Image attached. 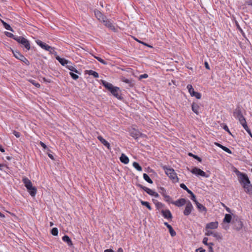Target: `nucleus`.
<instances>
[{
  "label": "nucleus",
  "instance_id": "nucleus-56",
  "mask_svg": "<svg viewBox=\"0 0 252 252\" xmlns=\"http://www.w3.org/2000/svg\"><path fill=\"white\" fill-rule=\"evenodd\" d=\"M12 133L17 138H19L21 136V133L16 130H13Z\"/></svg>",
  "mask_w": 252,
  "mask_h": 252
},
{
  "label": "nucleus",
  "instance_id": "nucleus-41",
  "mask_svg": "<svg viewBox=\"0 0 252 252\" xmlns=\"http://www.w3.org/2000/svg\"><path fill=\"white\" fill-rule=\"evenodd\" d=\"M51 233L53 236H56L58 235V229L56 227L53 228L51 230Z\"/></svg>",
  "mask_w": 252,
  "mask_h": 252
},
{
  "label": "nucleus",
  "instance_id": "nucleus-54",
  "mask_svg": "<svg viewBox=\"0 0 252 252\" xmlns=\"http://www.w3.org/2000/svg\"><path fill=\"white\" fill-rule=\"evenodd\" d=\"M245 5L252 7V0H246L245 1Z\"/></svg>",
  "mask_w": 252,
  "mask_h": 252
},
{
  "label": "nucleus",
  "instance_id": "nucleus-1",
  "mask_svg": "<svg viewBox=\"0 0 252 252\" xmlns=\"http://www.w3.org/2000/svg\"><path fill=\"white\" fill-rule=\"evenodd\" d=\"M234 172L237 176L239 182L244 189L246 193L252 195V184L247 174L239 171L237 169H236Z\"/></svg>",
  "mask_w": 252,
  "mask_h": 252
},
{
  "label": "nucleus",
  "instance_id": "nucleus-46",
  "mask_svg": "<svg viewBox=\"0 0 252 252\" xmlns=\"http://www.w3.org/2000/svg\"><path fill=\"white\" fill-rule=\"evenodd\" d=\"M157 205H156L157 209L159 210L161 208L164 207V204L162 203L161 202H157Z\"/></svg>",
  "mask_w": 252,
  "mask_h": 252
},
{
  "label": "nucleus",
  "instance_id": "nucleus-21",
  "mask_svg": "<svg viewBox=\"0 0 252 252\" xmlns=\"http://www.w3.org/2000/svg\"><path fill=\"white\" fill-rule=\"evenodd\" d=\"M195 204L196 207H197V209L198 210L199 212H204L205 213L207 212V208L204 205H203L202 204L199 203L198 202H196Z\"/></svg>",
  "mask_w": 252,
  "mask_h": 252
},
{
  "label": "nucleus",
  "instance_id": "nucleus-31",
  "mask_svg": "<svg viewBox=\"0 0 252 252\" xmlns=\"http://www.w3.org/2000/svg\"><path fill=\"white\" fill-rule=\"evenodd\" d=\"M243 128L247 131V132L248 133V134L250 135V136L252 138V133L251 132V129L249 128L247 122H245L244 123H242L241 124Z\"/></svg>",
  "mask_w": 252,
  "mask_h": 252
},
{
  "label": "nucleus",
  "instance_id": "nucleus-26",
  "mask_svg": "<svg viewBox=\"0 0 252 252\" xmlns=\"http://www.w3.org/2000/svg\"><path fill=\"white\" fill-rule=\"evenodd\" d=\"M62 240L63 241L66 243L69 246L71 247L73 246L72 241L68 236L66 235H64L62 237Z\"/></svg>",
  "mask_w": 252,
  "mask_h": 252
},
{
  "label": "nucleus",
  "instance_id": "nucleus-22",
  "mask_svg": "<svg viewBox=\"0 0 252 252\" xmlns=\"http://www.w3.org/2000/svg\"><path fill=\"white\" fill-rule=\"evenodd\" d=\"M200 109L199 106L198 104L193 102L191 104V110L196 115L199 114V109Z\"/></svg>",
  "mask_w": 252,
  "mask_h": 252
},
{
  "label": "nucleus",
  "instance_id": "nucleus-49",
  "mask_svg": "<svg viewBox=\"0 0 252 252\" xmlns=\"http://www.w3.org/2000/svg\"><path fill=\"white\" fill-rule=\"evenodd\" d=\"M191 96H194L197 99H199L201 97V94L200 93L195 92Z\"/></svg>",
  "mask_w": 252,
  "mask_h": 252
},
{
  "label": "nucleus",
  "instance_id": "nucleus-15",
  "mask_svg": "<svg viewBox=\"0 0 252 252\" xmlns=\"http://www.w3.org/2000/svg\"><path fill=\"white\" fill-rule=\"evenodd\" d=\"M187 202V201L185 198H180L175 201H172L171 203L174 204L178 207H181L184 205L185 204H186Z\"/></svg>",
  "mask_w": 252,
  "mask_h": 252
},
{
  "label": "nucleus",
  "instance_id": "nucleus-62",
  "mask_svg": "<svg viewBox=\"0 0 252 252\" xmlns=\"http://www.w3.org/2000/svg\"><path fill=\"white\" fill-rule=\"evenodd\" d=\"M222 206L225 208V210L228 213H231V210L229 207L225 206L224 204H222Z\"/></svg>",
  "mask_w": 252,
  "mask_h": 252
},
{
  "label": "nucleus",
  "instance_id": "nucleus-45",
  "mask_svg": "<svg viewBox=\"0 0 252 252\" xmlns=\"http://www.w3.org/2000/svg\"><path fill=\"white\" fill-rule=\"evenodd\" d=\"M94 58L98 61L100 63H102L103 64H107V62L106 61H105V60H104L103 59H101L100 57H94Z\"/></svg>",
  "mask_w": 252,
  "mask_h": 252
},
{
  "label": "nucleus",
  "instance_id": "nucleus-64",
  "mask_svg": "<svg viewBox=\"0 0 252 252\" xmlns=\"http://www.w3.org/2000/svg\"><path fill=\"white\" fill-rule=\"evenodd\" d=\"M196 252H205V250L203 249L202 248H199L196 250Z\"/></svg>",
  "mask_w": 252,
  "mask_h": 252
},
{
  "label": "nucleus",
  "instance_id": "nucleus-27",
  "mask_svg": "<svg viewBox=\"0 0 252 252\" xmlns=\"http://www.w3.org/2000/svg\"><path fill=\"white\" fill-rule=\"evenodd\" d=\"M0 22L2 24L3 27L7 30L14 32L13 29L11 27L9 24L4 22L3 20L0 19Z\"/></svg>",
  "mask_w": 252,
  "mask_h": 252
},
{
  "label": "nucleus",
  "instance_id": "nucleus-29",
  "mask_svg": "<svg viewBox=\"0 0 252 252\" xmlns=\"http://www.w3.org/2000/svg\"><path fill=\"white\" fill-rule=\"evenodd\" d=\"M121 80L122 81H123V82L128 84L129 85V86L130 87H132L133 86V83L132 82V79H128L125 78L124 76H122L121 78Z\"/></svg>",
  "mask_w": 252,
  "mask_h": 252
},
{
  "label": "nucleus",
  "instance_id": "nucleus-11",
  "mask_svg": "<svg viewBox=\"0 0 252 252\" xmlns=\"http://www.w3.org/2000/svg\"><path fill=\"white\" fill-rule=\"evenodd\" d=\"M128 131L129 133V135L135 140L139 138V131L133 126L128 128Z\"/></svg>",
  "mask_w": 252,
  "mask_h": 252
},
{
  "label": "nucleus",
  "instance_id": "nucleus-18",
  "mask_svg": "<svg viewBox=\"0 0 252 252\" xmlns=\"http://www.w3.org/2000/svg\"><path fill=\"white\" fill-rule=\"evenodd\" d=\"M136 186L144 190L145 192H146L148 194L150 195H152V194L154 193V191L152 190V189H149L146 187H145L141 185L139 183H136Z\"/></svg>",
  "mask_w": 252,
  "mask_h": 252
},
{
  "label": "nucleus",
  "instance_id": "nucleus-12",
  "mask_svg": "<svg viewBox=\"0 0 252 252\" xmlns=\"http://www.w3.org/2000/svg\"><path fill=\"white\" fill-rule=\"evenodd\" d=\"M94 12L95 17L100 22H102L106 18V16H105L100 11L97 9H94Z\"/></svg>",
  "mask_w": 252,
  "mask_h": 252
},
{
  "label": "nucleus",
  "instance_id": "nucleus-59",
  "mask_svg": "<svg viewBox=\"0 0 252 252\" xmlns=\"http://www.w3.org/2000/svg\"><path fill=\"white\" fill-rule=\"evenodd\" d=\"M148 77V75L147 74L144 73L143 74H141L139 76V79H141L143 78H147Z\"/></svg>",
  "mask_w": 252,
  "mask_h": 252
},
{
  "label": "nucleus",
  "instance_id": "nucleus-17",
  "mask_svg": "<svg viewBox=\"0 0 252 252\" xmlns=\"http://www.w3.org/2000/svg\"><path fill=\"white\" fill-rule=\"evenodd\" d=\"M56 59L63 65H66L67 64H71V63L63 58H61L59 56H56Z\"/></svg>",
  "mask_w": 252,
  "mask_h": 252
},
{
  "label": "nucleus",
  "instance_id": "nucleus-44",
  "mask_svg": "<svg viewBox=\"0 0 252 252\" xmlns=\"http://www.w3.org/2000/svg\"><path fill=\"white\" fill-rule=\"evenodd\" d=\"M163 197L164 198V200L166 202H167L168 203H171V202L172 201H171L172 198H171V197L169 195H168L167 194H166L164 196H163Z\"/></svg>",
  "mask_w": 252,
  "mask_h": 252
},
{
  "label": "nucleus",
  "instance_id": "nucleus-9",
  "mask_svg": "<svg viewBox=\"0 0 252 252\" xmlns=\"http://www.w3.org/2000/svg\"><path fill=\"white\" fill-rule=\"evenodd\" d=\"M190 171L192 174L197 176H201L206 178L209 177V175H207L204 171L196 167H193Z\"/></svg>",
  "mask_w": 252,
  "mask_h": 252
},
{
  "label": "nucleus",
  "instance_id": "nucleus-2",
  "mask_svg": "<svg viewBox=\"0 0 252 252\" xmlns=\"http://www.w3.org/2000/svg\"><path fill=\"white\" fill-rule=\"evenodd\" d=\"M101 84L109 91L111 94L120 100H124V97L122 95L121 90L118 87L113 86L111 83H109L105 80H102Z\"/></svg>",
  "mask_w": 252,
  "mask_h": 252
},
{
  "label": "nucleus",
  "instance_id": "nucleus-63",
  "mask_svg": "<svg viewBox=\"0 0 252 252\" xmlns=\"http://www.w3.org/2000/svg\"><path fill=\"white\" fill-rule=\"evenodd\" d=\"M215 145H216L217 146H218V147L221 148V149L223 148V147H224V146H223L222 145L218 143V142H215Z\"/></svg>",
  "mask_w": 252,
  "mask_h": 252
},
{
  "label": "nucleus",
  "instance_id": "nucleus-4",
  "mask_svg": "<svg viewBox=\"0 0 252 252\" xmlns=\"http://www.w3.org/2000/svg\"><path fill=\"white\" fill-rule=\"evenodd\" d=\"M162 168L164 170L165 174L170 178L171 180H173L175 182H179V178L177 176L175 170L173 168L168 167L166 165L161 166Z\"/></svg>",
  "mask_w": 252,
  "mask_h": 252
},
{
  "label": "nucleus",
  "instance_id": "nucleus-47",
  "mask_svg": "<svg viewBox=\"0 0 252 252\" xmlns=\"http://www.w3.org/2000/svg\"><path fill=\"white\" fill-rule=\"evenodd\" d=\"M39 144L41 145V146L44 149V150H47L49 152H51V150H50L48 147L46 145V144L45 143H44L42 141H40L39 142Z\"/></svg>",
  "mask_w": 252,
  "mask_h": 252
},
{
  "label": "nucleus",
  "instance_id": "nucleus-3",
  "mask_svg": "<svg viewBox=\"0 0 252 252\" xmlns=\"http://www.w3.org/2000/svg\"><path fill=\"white\" fill-rule=\"evenodd\" d=\"M22 182L30 194L34 197L36 194V188L32 186V182L26 177H23Z\"/></svg>",
  "mask_w": 252,
  "mask_h": 252
},
{
  "label": "nucleus",
  "instance_id": "nucleus-16",
  "mask_svg": "<svg viewBox=\"0 0 252 252\" xmlns=\"http://www.w3.org/2000/svg\"><path fill=\"white\" fill-rule=\"evenodd\" d=\"M219 223L217 221L209 222L206 225L205 230L216 229Z\"/></svg>",
  "mask_w": 252,
  "mask_h": 252
},
{
  "label": "nucleus",
  "instance_id": "nucleus-5",
  "mask_svg": "<svg viewBox=\"0 0 252 252\" xmlns=\"http://www.w3.org/2000/svg\"><path fill=\"white\" fill-rule=\"evenodd\" d=\"M233 115L236 119L239 120L241 124L246 121L242 113V107L240 105H238L234 110Z\"/></svg>",
  "mask_w": 252,
  "mask_h": 252
},
{
  "label": "nucleus",
  "instance_id": "nucleus-32",
  "mask_svg": "<svg viewBox=\"0 0 252 252\" xmlns=\"http://www.w3.org/2000/svg\"><path fill=\"white\" fill-rule=\"evenodd\" d=\"M140 203L143 206L147 207L149 210H151L152 209L149 202L141 200Z\"/></svg>",
  "mask_w": 252,
  "mask_h": 252
},
{
  "label": "nucleus",
  "instance_id": "nucleus-14",
  "mask_svg": "<svg viewBox=\"0 0 252 252\" xmlns=\"http://www.w3.org/2000/svg\"><path fill=\"white\" fill-rule=\"evenodd\" d=\"M101 23H102L105 26H106L107 28H109V29H110L113 31H116L115 26L110 22V21L107 18V17Z\"/></svg>",
  "mask_w": 252,
  "mask_h": 252
},
{
  "label": "nucleus",
  "instance_id": "nucleus-13",
  "mask_svg": "<svg viewBox=\"0 0 252 252\" xmlns=\"http://www.w3.org/2000/svg\"><path fill=\"white\" fill-rule=\"evenodd\" d=\"M161 213L162 214V216L166 219H167L168 220H171L173 216L172 215L170 211L169 210L166 209V210H161Z\"/></svg>",
  "mask_w": 252,
  "mask_h": 252
},
{
  "label": "nucleus",
  "instance_id": "nucleus-25",
  "mask_svg": "<svg viewBox=\"0 0 252 252\" xmlns=\"http://www.w3.org/2000/svg\"><path fill=\"white\" fill-rule=\"evenodd\" d=\"M120 160L125 164H127L129 161L128 158L124 154H122L120 157Z\"/></svg>",
  "mask_w": 252,
  "mask_h": 252
},
{
  "label": "nucleus",
  "instance_id": "nucleus-10",
  "mask_svg": "<svg viewBox=\"0 0 252 252\" xmlns=\"http://www.w3.org/2000/svg\"><path fill=\"white\" fill-rule=\"evenodd\" d=\"M193 210V207L190 201L188 200L183 214L186 216L189 215Z\"/></svg>",
  "mask_w": 252,
  "mask_h": 252
},
{
  "label": "nucleus",
  "instance_id": "nucleus-6",
  "mask_svg": "<svg viewBox=\"0 0 252 252\" xmlns=\"http://www.w3.org/2000/svg\"><path fill=\"white\" fill-rule=\"evenodd\" d=\"M231 223L233 224V229L237 231H239L243 227V223L241 220L236 215H233Z\"/></svg>",
  "mask_w": 252,
  "mask_h": 252
},
{
  "label": "nucleus",
  "instance_id": "nucleus-37",
  "mask_svg": "<svg viewBox=\"0 0 252 252\" xmlns=\"http://www.w3.org/2000/svg\"><path fill=\"white\" fill-rule=\"evenodd\" d=\"M132 165L138 171H142V168L138 162L134 161L133 162Z\"/></svg>",
  "mask_w": 252,
  "mask_h": 252
},
{
  "label": "nucleus",
  "instance_id": "nucleus-38",
  "mask_svg": "<svg viewBox=\"0 0 252 252\" xmlns=\"http://www.w3.org/2000/svg\"><path fill=\"white\" fill-rule=\"evenodd\" d=\"M189 194L190 195V199L195 203L196 202H198L196 200V196L192 192L191 190H189L188 192Z\"/></svg>",
  "mask_w": 252,
  "mask_h": 252
},
{
  "label": "nucleus",
  "instance_id": "nucleus-39",
  "mask_svg": "<svg viewBox=\"0 0 252 252\" xmlns=\"http://www.w3.org/2000/svg\"><path fill=\"white\" fill-rule=\"evenodd\" d=\"M235 25L236 26L237 29L241 32V33L242 35H244L245 34V32H244V31H243L242 29L240 26L238 22L236 20L235 21Z\"/></svg>",
  "mask_w": 252,
  "mask_h": 252
},
{
  "label": "nucleus",
  "instance_id": "nucleus-36",
  "mask_svg": "<svg viewBox=\"0 0 252 252\" xmlns=\"http://www.w3.org/2000/svg\"><path fill=\"white\" fill-rule=\"evenodd\" d=\"M188 155L190 157H192L194 159H196L199 162H201L202 161V159H201V158L199 157L197 155L193 154L192 153H189Z\"/></svg>",
  "mask_w": 252,
  "mask_h": 252
},
{
  "label": "nucleus",
  "instance_id": "nucleus-19",
  "mask_svg": "<svg viewBox=\"0 0 252 252\" xmlns=\"http://www.w3.org/2000/svg\"><path fill=\"white\" fill-rule=\"evenodd\" d=\"M20 44L23 46L27 49V50H30L31 49L30 41L25 38L21 40V43Z\"/></svg>",
  "mask_w": 252,
  "mask_h": 252
},
{
  "label": "nucleus",
  "instance_id": "nucleus-57",
  "mask_svg": "<svg viewBox=\"0 0 252 252\" xmlns=\"http://www.w3.org/2000/svg\"><path fill=\"white\" fill-rule=\"evenodd\" d=\"M139 43H141V44H143V45H145L146 46H147V47H149L150 48H153V47L152 45H149V44H147V43H145V42H144L143 41H139Z\"/></svg>",
  "mask_w": 252,
  "mask_h": 252
},
{
  "label": "nucleus",
  "instance_id": "nucleus-7",
  "mask_svg": "<svg viewBox=\"0 0 252 252\" xmlns=\"http://www.w3.org/2000/svg\"><path fill=\"white\" fill-rule=\"evenodd\" d=\"M13 56L17 59L25 63L27 65H29L30 63L28 59L18 51H12Z\"/></svg>",
  "mask_w": 252,
  "mask_h": 252
},
{
  "label": "nucleus",
  "instance_id": "nucleus-34",
  "mask_svg": "<svg viewBox=\"0 0 252 252\" xmlns=\"http://www.w3.org/2000/svg\"><path fill=\"white\" fill-rule=\"evenodd\" d=\"M187 88L188 90L190 95L192 96V94L195 93V91L193 88L192 85L191 84H188L187 86Z\"/></svg>",
  "mask_w": 252,
  "mask_h": 252
},
{
  "label": "nucleus",
  "instance_id": "nucleus-33",
  "mask_svg": "<svg viewBox=\"0 0 252 252\" xmlns=\"http://www.w3.org/2000/svg\"><path fill=\"white\" fill-rule=\"evenodd\" d=\"M213 236L218 240H221L222 239V236L221 234L218 232H214Z\"/></svg>",
  "mask_w": 252,
  "mask_h": 252
},
{
  "label": "nucleus",
  "instance_id": "nucleus-48",
  "mask_svg": "<svg viewBox=\"0 0 252 252\" xmlns=\"http://www.w3.org/2000/svg\"><path fill=\"white\" fill-rule=\"evenodd\" d=\"M222 127L223 128V129L224 130L227 131L229 134L232 135L231 132L230 131V130H229V129L228 128V127L227 126L226 124H222Z\"/></svg>",
  "mask_w": 252,
  "mask_h": 252
},
{
  "label": "nucleus",
  "instance_id": "nucleus-52",
  "mask_svg": "<svg viewBox=\"0 0 252 252\" xmlns=\"http://www.w3.org/2000/svg\"><path fill=\"white\" fill-rule=\"evenodd\" d=\"M180 187L182 188L183 189H184V190H186L187 191V192H188V191H189V190H190V189H189L184 184V183H182L180 185Z\"/></svg>",
  "mask_w": 252,
  "mask_h": 252
},
{
  "label": "nucleus",
  "instance_id": "nucleus-50",
  "mask_svg": "<svg viewBox=\"0 0 252 252\" xmlns=\"http://www.w3.org/2000/svg\"><path fill=\"white\" fill-rule=\"evenodd\" d=\"M69 75H70L72 79L75 80H76L79 78L78 75L74 73L73 72H70Z\"/></svg>",
  "mask_w": 252,
  "mask_h": 252
},
{
  "label": "nucleus",
  "instance_id": "nucleus-28",
  "mask_svg": "<svg viewBox=\"0 0 252 252\" xmlns=\"http://www.w3.org/2000/svg\"><path fill=\"white\" fill-rule=\"evenodd\" d=\"M232 219V217L231 215L229 214H226L224 216V218L223 220V222L224 223H230L231 221V220Z\"/></svg>",
  "mask_w": 252,
  "mask_h": 252
},
{
  "label": "nucleus",
  "instance_id": "nucleus-42",
  "mask_svg": "<svg viewBox=\"0 0 252 252\" xmlns=\"http://www.w3.org/2000/svg\"><path fill=\"white\" fill-rule=\"evenodd\" d=\"M29 82L37 88H39L40 87V85L39 83L36 82V81L34 80L30 79L29 80Z\"/></svg>",
  "mask_w": 252,
  "mask_h": 252
},
{
  "label": "nucleus",
  "instance_id": "nucleus-40",
  "mask_svg": "<svg viewBox=\"0 0 252 252\" xmlns=\"http://www.w3.org/2000/svg\"><path fill=\"white\" fill-rule=\"evenodd\" d=\"M158 191L163 196L167 194L166 190L163 187H159L158 188Z\"/></svg>",
  "mask_w": 252,
  "mask_h": 252
},
{
  "label": "nucleus",
  "instance_id": "nucleus-24",
  "mask_svg": "<svg viewBox=\"0 0 252 252\" xmlns=\"http://www.w3.org/2000/svg\"><path fill=\"white\" fill-rule=\"evenodd\" d=\"M97 139L105 147H106L109 149H110V145L108 141H107L105 139H104L101 136H98L97 137Z\"/></svg>",
  "mask_w": 252,
  "mask_h": 252
},
{
  "label": "nucleus",
  "instance_id": "nucleus-23",
  "mask_svg": "<svg viewBox=\"0 0 252 252\" xmlns=\"http://www.w3.org/2000/svg\"><path fill=\"white\" fill-rule=\"evenodd\" d=\"M85 74H89V75H92L94 78H97L99 77L98 73L93 70H86L85 71Z\"/></svg>",
  "mask_w": 252,
  "mask_h": 252
},
{
  "label": "nucleus",
  "instance_id": "nucleus-51",
  "mask_svg": "<svg viewBox=\"0 0 252 252\" xmlns=\"http://www.w3.org/2000/svg\"><path fill=\"white\" fill-rule=\"evenodd\" d=\"M4 34L6 36L11 38L12 39H13L15 36V35L8 32H5Z\"/></svg>",
  "mask_w": 252,
  "mask_h": 252
},
{
  "label": "nucleus",
  "instance_id": "nucleus-43",
  "mask_svg": "<svg viewBox=\"0 0 252 252\" xmlns=\"http://www.w3.org/2000/svg\"><path fill=\"white\" fill-rule=\"evenodd\" d=\"M25 37H24L23 36H18L15 35L13 39H14L17 42H18L19 44H20L21 43V40L22 39H23Z\"/></svg>",
  "mask_w": 252,
  "mask_h": 252
},
{
  "label": "nucleus",
  "instance_id": "nucleus-20",
  "mask_svg": "<svg viewBox=\"0 0 252 252\" xmlns=\"http://www.w3.org/2000/svg\"><path fill=\"white\" fill-rule=\"evenodd\" d=\"M164 225H165L169 230V232L172 237H174L176 235L175 231L174 230L172 226L167 222H164Z\"/></svg>",
  "mask_w": 252,
  "mask_h": 252
},
{
  "label": "nucleus",
  "instance_id": "nucleus-8",
  "mask_svg": "<svg viewBox=\"0 0 252 252\" xmlns=\"http://www.w3.org/2000/svg\"><path fill=\"white\" fill-rule=\"evenodd\" d=\"M35 42H36V44L38 46H39L41 48L45 50L46 51L49 52L50 53H52V51H53L54 49V47H52L48 45L46 43L42 42V41H41L40 40L38 39V40H36Z\"/></svg>",
  "mask_w": 252,
  "mask_h": 252
},
{
  "label": "nucleus",
  "instance_id": "nucleus-58",
  "mask_svg": "<svg viewBox=\"0 0 252 252\" xmlns=\"http://www.w3.org/2000/svg\"><path fill=\"white\" fill-rule=\"evenodd\" d=\"M51 153H52V151H51V152H49V151H47V154H48V157H49L51 159H52V160H55L54 157L53 155L52 154H51Z\"/></svg>",
  "mask_w": 252,
  "mask_h": 252
},
{
  "label": "nucleus",
  "instance_id": "nucleus-35",
  "mask_svg": "<svg viewBox=\"0 0 252 252\" xmlns=\"http://www.w3.org/2000/svg\"><path fill=\"white\" fill-rule=\"evenodd\" d=\"M144 179L149 184H153V182L150 177L146 173L143 174Z\"/></svg>",
  "mask_w": 252,
  "mask_h": 252
},
{
  "label": "nucleus",
  "instance_id": "nucleus-55",
  "mask_svg": "<svg viewBox=\"0 0 252 252\" xmlns=\"http://www.w3.org/2000/svg\"><path fill=\"white\" fill-rule=\"evenodd\" d=\"M206 232L205 233V235L206 236H210L213 235L214 231L209 230V229L206 230Z\"/></svg>",
  "mask_w": 252,
  "mask_h": 252
},
{
  "label": "nucleus",
  "instance_id": "nucleus-60",
  "mask_svg": "<svg viewBox=\"0 0 252 252\" xmlns=\"http://www.w3.org/2000/svg\"><path fill=\"white\" fill-rule=\"evenodd\" d=\"M42 80L44 82H46V83H50L52 82L51 80L50 79H47L45 77H42Z\"/></svg>",
  "mask_w": 252,
  "mask_h": 252
},
{
  "label": "nucleus",
  "instance_id": "nucleus-30",
  "mask_svg": "<svg viewBox=\"0 0 252 252\" xmlns=\"http://www.w3.org/2000/svg\"><path fill=\"white\" fill-rule=\"evenodd\" d=\"M66 67L69 70L71 71V72H74L76 73L80 74V72L77 70L73 66H72V63L68 64H67L66 65Z\"/></svg>",
  "mask_w": 252,
  "mask_h": 252
},
{
  "label": "nucleus",
  "instance_id": "nucleus-61",
  "mask_svg": "<svg viewBox=\"0 0 252 252\" xmlns=\"http://www.w3.org/2000/svg\"><path fill=\"white\" fill-rule=\"evenodd\" d=\"M208 238L207 237H204L203 239V243L205 245H208Z\"/></svg>",
  "mask_w": 252,
  "mask_h": 252
},
{
  "label": "nucleus",
  "instance_id": "nucleus-53",
  "mask_svg": "<svg viewBox=\"0 0 252 252\" xmlns=\"http://www.w3.org/2000/svg\"><path fill=\"white\" fill-rule=\"evenodd\" d=\"M222 150H223L224 151H225V152H226L228 154H232V151L228 148H227L225 146H224L223 147V148L222 149Z\"/></svg>",
  "mask_w": 252,
  "mask_h": 252
}]
</instances>
